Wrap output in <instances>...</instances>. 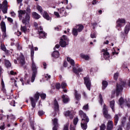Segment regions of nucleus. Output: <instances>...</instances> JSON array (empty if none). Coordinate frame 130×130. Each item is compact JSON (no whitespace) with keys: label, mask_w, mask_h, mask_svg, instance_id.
<instances>
[{"label":"nucleus","mask_w":130,"mask_h":130,"mask_svg":"<svg viewBox=\"0 0 130 130\" xmlns=\"http://www.w3.org/2000/svg\"><path fill=\"white\" fill-rule=\"evenodd\" d=\"M1 47V49L4 51H6V50H7V49L6 48V46H5L4 44H2Z\"/></svg>","instance_id":"obj_46"},{"label":"nucleus","mask_w":130,"mask_h":130,"mask_svg":"<svg viewBox=\"0 0 130 130\" xmlns=\"http://www.w3.org/2000/svg\"><path fill=\"white\" fill-rule=\"evenodd\" d=\"M78 121H79V119L78 118V117L75 118L73 121L74 125H77V124L78 123Z\"/></svg>","instance_id":"obj_41"},{"label":"nucleus","mask_w":130,"mask_h":130,"mask_svg":"<svg viewBox=\"0 0 130 130\" xmlns=\"http://www.w3.org/2000/svg\"><path fill=\"white\" fill-rule=\"evenodd\" d=\"M130 29V23L127 24L124 28V32L126 34H127L128 33V31H129Z\"/></svg>","instance_id":"obj_24"},{"label":"nucleus","mask_w":130,"mask_h":130,"mask_svg":"<svg viewBox=\"0 0 130 130\" xmlns=\"http://www.w3.org/2000/svg\"><path fill=\"white\" fill-rule=\"evenodd\" d=\"M39 96H40V94L38 92H37L35 95V98L37 101L39 99Z\"/></svg>","instance_id":"obj_44"},{"label":"nucleus","mask_w":130,"mask_h":130,"mask_svg":"<svg viewBox=\"0 0 130 130\" xmlns=\"http://www.w3.org/2000/svg\"><path fill=\"white\" fill-rule=\"evenodd\" d=\"M30 101L31 103V106L34 108L35 106H36V103L35 102V100L33 98H30Z\"/></svg>","instance_id":"obj_26"},{"label":"nucleus","mask_w":130,"mask_h":130,"mask_svg":"<svg viewBox=\"0 0 130 130\" xmlns=\"http://www.w3.org/2000/svg\"><path fill=\"white\" fill-rule=\"evenodd\" d=\"M84 84L86 85V87L87 88L88 90L90 91L91 89V81L89 77H84Z\"/></svg>","instance_id":"obj_7"},{"label":"nucleus","mask_w":130,"mask_h":130,"mask_svg":"<svg viewBox=\"0 0 130 130\" xmlns=\"http://www.w3.org/2000/svg\"><path fill=\"white\" fill-rule=\"evenodd\" d=\"M40 29L38 30L39 34L40 35V38H44V37L46 36V34L45 32L42 30V27H41V26H40Z\"/></svg>","instance_id":"obj_12"},{"label":"nucleus","mask_w":130,"mask_h":130,"mask_svg":"<svg viewBox=\"0 0 130 130\" xmlns=\"http://www.w3.org/2000/svg\"><path fill=\"white\" fill-rule=\"evenodd\" d=\"M119 116H121V115H120V114H116L114 117L115 125H116V124H117V122H118V119H119Z\"/></svg>","instance_id":"obj_17"},{"label":"nucleus","mask_w":130,"mask_h":130,"mask_svg":"<svg viewBox=\"0 0 130 130\" xmlns=\"http://www.w3.org/2000/svg\"><path fill=\"white\" fill-rule=\"evenodd\" d=\"M54 14L57 18H60V15H59V14L58 12H54Z\"/></svg>","instance_id":"obj_54"},{"label":"nucleus","mask_w":130,"mask_h":130,"mask_svg":"<svg viewBox=\"0 0 130 130\" xmlns=\"http://www.w3.org/2000/svg\"><path fill=\"white\" fill-rule=\"evenodd\" d=\"M118 76H119V74L118 73H116L114 74V78L115 80H117V79L118 78Z\"/></svg>","instance_id":"obj_52"},{"label":"nucleus","mask_w":130,"mask_h":130,"mask_svg":"<svg viewBox=\"0 0 130 130\" xmlns=\"http://www.w3.org/2000/svg\"><path fill=\"white\" fill-rule=\"evenodd\" d=\"M126 121V118L124 117L122 118L121 124L122 126H124V124H125V122Z\"/></svg>","instance_id":"obj_35"},{"label":"nucleus","mask_w":130,"mask_h":130,"mask_svg":"<svg viewBox=\"0 0 130 130\" xmlns=\"http://www.w3.org/2000/svg\"><path fill=\"white\" fill-rule=\"evenodd\" d=\"M79 114L81 116V117H83L84 115H86V114H85L82 110L79 111Z\"/></svg>","instance_id":"obj_40"},{"label":"nucleus","mask_w":130,"mask_h":130,"mask_svg":"<svg viewBox=\"0 0 130 130\" xmlns=\"http://www.w3.org/2000/svg\"><path fill=\"white\" fill-rule=\"evenodd\" d=\"M21 30L22 31V32H24V33H26V32H28V29H27V27H26V26H21Z\"/></svg>","instance_id":"obj_31"},{"label":"nucleus","mask_w":130,"mask_h":130,"mask_svg":"<svg viewBox=\"0 0 130 130\" xmlns=\"http://www.w3.org/2000/svg\"><path fill=\"white\" fill-rule=\"evenodd\" d=\"M12 17H15L16 16V14L14 12H12L11 13Z\"/></svg>","instance_id":"obj_64"},{"label":"nucleus","mask_w":130,"mask_h":130,"mask_svg":"<svg viewBox=\"0 0 130 130\" xmlns=\"http://www.w3.org/2000/svg\"><path fill=\"white\" fill-rule=\"evenodd\" d=\"M62 99L63 103H67V102H69V97H68V96L63 95L62 96Z\"/></svg>","instance_id":"obj_23"},{"label":"nucleus","mask_w":130,"mask_h":130,"mask_svg":"<svg viewBox=\"0 0 130 130\" xmlns=\"http://www.w3.org/2000/svg\"><path fill=\"white\" fill-rule=\"evenodd\" d=\"M2 90L4 92L6 93V89L5 88V83L4 82V80L2 81Z\"/></svg>","instance_id":"obj_33"},{"label":"nucleus","mask_w":130,"mask_h":130,"mask_svg":"<svg viewBox=\"0 0 130 130\" xmlns=\"http://www.w3.org/2000/svg\"><path fill=\"white\" fill-rule=\"evenodd\" d=\"M88 108H89V106L88 105V104L86 105L83 107V109L84 110H88Z\"/></svg>","instance_id":"obj_50"},{"label":"nucleus","mask_w":130,"mask_h":130,"mask_svg":"<svg viewBox=\"0 0 130 130\" xmlns=\"http://www.w3.org/2000/svg\"><path fill=\"white\" fill-rule=\"evenodd\" d=\"M37 10L39 11V12H40V13H42V7H41V6H39V5H38L37 6Z\"/></svg>","instance_id":"obj_42"},{"label":"nucleus","mask_w":130,"mask_h":130,"mask_svg":"<svg viewBox=\"0 0 130 130\" xmlns=\"http://www.w3.org/2000/svg\"><path fill=\"white\" fill-rule=\"evenodd\" d=\"M32 16H33L34 18H35V19H38L40 18V15H39V14H38L36 12H33L32 13Z\"/></svg>","instance_id":"obj_28"},{"label":"nucleus","mask_w":130,"mask_h":130,"mask_svg":"<svg viewBox=\"0 0 130 130\" xmlns=\"http://www.w3.org/2000/svg\"><path fill=\"white\" fill-rule=\"evenodd\" d=\"M38 113L40 116H41V115H43V114H44V112H43V111H39L38 112Z\"/></svg>","instance_id":"obj_56"},{"label":"nucleus","mask_w":130,"mask_h":130,"mask_svg":"<svg viewBox=\"0 0 130 130\" xmlns=\"http://www.w3.org/2000/svg\"><path fill=\"white\" fill-rule=\"evenodd\" d=\"M64 115L66 116H70V118H73V116H72V115L71 114V112H70V111H67L65 112Z\"/></svg>","instance_id":"obj_32"},{"label":"nucleus","mask_w":130,"mask_h":130,"mask_svg":"<svg viewBox=\"0 0 130 130\" xmlns=\"http://www.w3.org/2000/svg\"><path fill=\"white\" fill-rule=\"evenodd\" d=\"M70 130H76V129L75 128V126H74L73 124H71L70 127Z\"/></svg>","instance_id":"obj_55"},{"label":"nucleus","mask_w":130,"mask_h":130,"mask_svg":"<svg viewBox=\"0 0 130 130\" xmlns=\"http://www.w3.org/2000/svg\"><path fill=\"white\" fill-rule=\"evenodd\" d=\"M103 115L107 119L110 118V116L109 115V114H108V111L107 110V109H106V106L105 105H104Z\"/></svg>","instance_id":"obj_10"},{"label":"nucleus","mask_w":130,"mask_h":130,"mask_svg":"<svg viewBox=\"0 0 130 130\" xmlns=\"http://www.w3.org/2000/svg\"><path fill=\"white\" fill-rule=\"evenodd\" d=\"M31 13V9H30L29 6H27L26 8V10H19L18 11L19 17L20 20L22 19V17L23 16L24 18H23L22 20L23 24H24L25 25H28L29 24V22L30 21V14Z\"/></svg>","instance_id":"obj_1"},{"label":"nucleus","mask_w":130,"mask_h":130,"mask_svg":"<svg viewBox=\"0 0 130 130\" xmlns=\"http://www.w3.org/2000/svg\"><path fill=\"white\" fill-rule=\"evenodd\" d=\"M5 66L6 67V68H7V69H9V68H11V62H10V61L5 59Z\"/></svg>","instance_id":"obj_25"},{"label":"nucleus","mask_w":130,"mask_h":130,"mask_svg":"<svg viewBox=\"0 0 130 130\" xmlns=\"http://www.w3.org/2000/svg\"><path fill=\"white\" fill-rule=\"evenodd\" d=\"M79 31H78V29L77 28H73L72 30V34L74 35V36H78V32Z\"/></svg>","instance_id":"obj_29"},{"label":"nucleus","mask_w":130,"mask_h":130,"mask_svg":"<svg viewBox=\"0 0 130 130\" xmlns=\"http://www.w3.org/2000/svg\"><path fill=\"white\" fill-rule=\"evenodd\" d=\"M31 69L32 71V74H37V68L36 67V65H35L34 61H32V62Z\"/></svg>","instance_id":"obj_14"},{"label":"nucleus","mask_w":130,"mask_h":130,"mask_svg":"<svg viewBox=\"0 0 130 130\" xmlns=\"http://www.w3.org/2000/svg\"><path fill=\"white\" fill-rule=\"evenodd\" d=\"M31 56H34V50L33 49V48L31 49Z\"/></svg>","instance_id":"obj_59"},{"label":"nucleus","mask_w":130,"mask_h":130,"mask_svg":"<svg viewBox=\"0 0 130 130\" xmlns=\"http://www.w3.org/2000/svg\"><path fill=\"white\" fill-rule=\"evenodd\" d=\"M113 127V122L111 120L108 122L107 130H112Z\"/></svg>","instance_id":"obj_13"},{"label":"nucleus","mask_w":130,"mask_h":130,"mask_svg":"<svg viewBox=\"0 0 130 130\" xmlns=\"http://www.w3.org/2000/svg\"><path fill=\"white\" fill-rule=\"evenodd\" d=\"M15 34H16L17 36H19L22 34V32H21V31H17L16 32H15Z\"/></svg>","instance_id":"obj_58"},{"label":"nucleus","mask_w":130,"mask_h":130,"mask_svg":"<svg viewBox=\"0 0 130 130\" xmlns=\"http://www.w3.org/2000/svg\"><path fill=\"white\" fill-rule=\"evenodd\" d=\"M52 56H53V57H55V58L59 57V52L57 51H54L52 54Z\"/></svg>","instance_id":"obj_20"},{"label":"nucleus","mask_w":130,"mask_h":130,"mask_svg":"<svg viewBox=\"0 0 130 130\" xmlns=\"http://www.w3.org/2000/svg\"><path fill=\"white\" fill-rule=\"evenodd\" d=\"M96 4H97V1L96 0H93L92 2V4L94 6V5H96Z\"/></svg>","instance_id":"obj_62"},{"label":"nucleus","mask_w":130,"mask_h":130,"mask_svg":"<svg viewBox=\"0 0 130 130\" xmlns=\"http://www.w3.org/2000/svg\"><path fill=\"white\" fill-rule=\"evenodd\" d=\"M1 10H2L4 14H7L8 11V1H4L3 2V5L0 4V12ZM2 20V17L0 16V20Z\"/></svg>","instance_id":"obj_3"},{"label":"nucleus","mask_w":130,"mask_h":130,"mask_svg":"<svg viewBox=\"0 0 130 130\" xmlns=\"http://www.w3.org/2000/svg\"><path fill=\"white\" fill-rule=\"evenodd\" d=\"M43 16L44 18H45V19H46V20H48V21H49V20H51V18L49 17L48 13H47V12H44Z\"/></svg>","instance_id":"obj_19"},{"label":"nucleus","mask_w":130,"mask_h":130,"mask_svg":"<svg viewBox=\"0 0 130 130\" xmlns=\"http://www.w3.org/2000/svg\"><path fill=\"white\" fill-rule=\"evenodd\" d=\"M114 103H115L114 101H112L110 103V106L111 108H112V110H113V107H114Z\"/></svg>","instance_id":"obj_38"},{"label":"nucleus","mask_w":130,"mask_h":130,"mask_svg":"<svg viewBox=\"0 0 130 130\" xmlns=\"http://www.w3.org/2000/svg\"><path fill=\"white\" fill-rule=\"evenodd\" d=\"M119 103L121 106L124 105V106H125L126 105V106H127L128 107H130V100H129L128 102H126L125 101H123V99L122 98H121L119 100Z\"/></svg>","instance_id":"obj_8"},{"label":"nucleus","mask_w":130,"mask_h":130,"mask_svg":"<svg viewBox=\"0 0 130 130\" xmlns=\"http://www.w3.org/2000/svg\"><path fill=\"white\" fill-rule=\"evenodd\" d=\"M100 103L102 105V102H103V99L102 98V95L100 94Z\"/></svg>","instance_id":"obj_48"},{"label":"nucleus","mask_w":130,"mask_h":130,"mask_svg":"<svg viewBox=\"0 0 130 130\" xmlns=\"http://www.w3.org/2000/svg\"><path fill=\"white\" fill-rule=\"evenodd\" d=\"M69 123L66 124L64 125L63 130H69Z\"/></svg>","instance_id":"obj_45"},{"label":"nucleus","mask_w":130,"mask_h":130,"mask_svg":"<svg viewBox=\"0 0 130 130\" xmlns=\"http://www.w3.org/2000/svg\"><path fill=\"white\" fill-rule=\"evenodd\" d=\"M59 48V45L57 44L55 45V47L54 48V50H55V49Z\"/></svg>","instance_id":"obj_60"},{"label":"nucleus","mask_w":130,"mask_h":130,"mask_svg":"<svg viewBox=\"0 0 130 130\" xmlns=\"http://www.w3.org/2000/svg\"><path fill=\"white\" fill-rule=\"evenodd\" d=\"M121 91H122V85L117 84L116 91L114 90L112 92V97H114V94H115V92H116V95L118 96L120 92H121Z\"/></svg>","instance_id":"obj_6"},{"label":"nucleus","mask_w":130,"mask_h":130,"mask_svg":"<svg viewBox=\"0 0 130 130\" xmlns=\"http://www.w3.org/2000/svg\"><path fill=\"white\" fill-rule=\"evenodd\" d=\"M53 123L55 126H58V124L57 123V119L54 118L52 120Z\"/></svg>","instance_id":"obj_37"},{"label":"nucleus","mask_w":130,"mask_h":130,"mask_svg":"<svg viewBox=\"0 0 130 130\" xmlns=\"http://www.w3.org/2000/svg\"><path fill=\"white\" fill-rule=\"evenodd\" d=\"M17 2L18 4H20V6H22L23 4H22L21 3L23 2V0H17Z\"/></svg>","instance_id":"obj_61"},{"label":"nucleus","mask_w":130,"mask_h":130,"mask_svg":"<svg viewBox=\"0 0 130 130\" xmlns=\"http://www.w3.org/2000/svg\"><path fill=\"white\" fill-rule=\"evenodd\" d=\"M7 19H8V21H9V22H10V23H13V19H12L10 17H8Z\"/></svg>","instance_id":"obj_57"},{"label":"nucleus","mask_w":130,"mask_h":130,"mask_svg":"<svg viewBox=\"0 0 130 130\" xmlns=\"http://www.w3.org/2000/svg\"><path fill=\"white\" fill-rule=\"evenodd\" d=\"M73 72H74L75 74L81 73V72H82V69H81L80 68H79L78 67H74Z\"/></svg>","instance_id":"obj_16"},{"label":"nucleus","mask_w":130,"mask_h":130,"mask_svg":"<svg viewBox=\"0 0 130 130\" xmlns=\"http://www.w3.org/2000/svg\"><path fill=\"white\" fill-rule=\"evenodd\" d=\"M83 117V118H82L81 122V127L83 129H86L87 127V123H88L89 119L86 115H84V117Z\"/></svg>","instance_id":"obj_2"},{"label":"nucleus","mask_w":130,"mask_h":130,"mask_svg":"<svg viewBox=\"0 0 130 130\" xmlns=\"http://www.w3.org/2000/svg\"><path fill=\"white\" fill-rule=\"evenodd\" d=\"M78 28L77 29V31H78V32H81L82 30H83V29H84V26L83 25H78L77 26Z\"/></svg>","instance_id":"obj_34"},{"label":"nucleus","mask_w":130,"mask_h":130,"mask_svg":"<svg viewBox=\"0 0 130 130\" xmlns=\"http://www.w3.org/2000/svg\"><path fill=\"white\" fill-rule=\"evenodd\" d=\"M108 83L107 81H103V89H105L107 87Z\"/></svg>","instance_id":"obj_39"},{"label":"nucleus","mask_w":130,"mask_h":130,"mask_svg":"<svg viewBox=\"0 0 130 130\" xmlns=\"http://www.w3.org/2000/svg\"><path fill=\"white\" fill-rule=\"evenodd\" d=\"M105 128H106V126H105V124H102L101 126H100V129L101 130H105Z\"/></svg>","instance_id":"obj_47"},{"label":"nucleus","mask_w":130,"mask_h":130,"mask_svg":"<svg viewBox=\"0 0 130 130\" xmlns=\"http://www.w3.org/2000/svg\"><path fill=\"white\" fill-rule=\"evenodd\" d=\"M1 29H2V31L3 32H6V23L4 21H2L1 22Z\"/></svg>","instance_id":"obj_22"},{"label":"nucleus","mask_w":130,"mask_h":130,"mask_svg":"<svg viewBox=\"0 0 130 130\" xmlns=\"http://www.w3.org/2000/svg\"><path fill=\"white\" fill-rule=\"evenodd\" d=\"M82 58H84L85 60H89L90 59V57L88 55H85V54H81Z\"/></svg>","instance_id":"obj_30"},{"label":"nucleus","mask_w":130,"mask_h":130,"mask_svg":"<svg viewBox=\"0 0 130 130\" xmlns=\"http://www.w3.org/2000/svg\"><path fill=\"white\" fill-rule=\"evenodd\" d=\"M36 75H37V73H32V77H31V83H33L34 81H35V78H36Z\"/></svg>","instance_id":"obj_36"},{"label":"nucleus","mask_w":130,"mask_h":130,"mask_svg":"<svg viewBox=\"0 0 130 130\" xmlns=\"http://www.w3.org/2000/svg\"><path fill=\"white\" fill-rule=\"evenodd\" d=\"M34 25L37 29L40 30V26H38V24L37 22H35Z\"/></svg>","instance_id":"obj_51"},{"label":"nucleus","mask_w":130,"mask_h":130,"mask_svg":"<svg viewBox=\"0 0 130 130\" xmlns=\"http://www.w3.org/2000/svg\"><path fill=\"white\" fill-rule=\"evenodd\" d=\"M75 96L76 100H81V94H80L78 91L75 90Z\"/></svg>","instance_id":"obj_21"},{"label":"nucleus","mask_w":130,"mask_h":130,"mask_svg":"<svg viewBox=\"0 0 130 130\" xmlns=\"http://www.w3.org/2000/svg\"><path fill=\"white\" fill-rule=\"evenodd\" d=\"M67 83L64 82H62V83L61 84V87L62 89H64V88L67 87Z\"/></svg>","instance_id":"obj_43"},{"label":"nucleus","mask_w":130,"mask_h":130,"mask_svg":"<svg viewBox=\"0 0 130 130\" xmlns=\"http://www.w3.org/2000/svg\"><path fill=\"white\" fill-rule=\"evenodd\" d=\"M40 96L42 99H45V98H46V94L44 93H42L40 94Z\"/></svg>","instance_id":"obj_49"},{"label":"nucleus","mask_w":130,"mask_h":130,"mask_svg":"<svg viewBox=\"0 0 130 130\" xmlns=\"http://www.w3.org/2000/svg\"><path fill=\"white\" fill-rule=\"evenodd\" d=\"M55 87L56 88V89H57L58 90H59V89L60 88V83H56Z\"/></svg>","instance_id":"obj_53"},{"label":"nucleus","mask_w":130,"mask_h":130,"mask_svg":"<svg viewBox=\"0 0 130 130\" xmlns=\"http://www.w3.org/2000/svg\"><path fill=\"white\" fill-rule=\"evenodd\" d=\"M69 41V39L67 38L66 36L63 35L61 38L60 41V45L61 47H66L68 45L67 41Z\"/></svg>","instance_id":"obj_5"},{"label":"nucleus","mask_w":130,"mask_h":130,"mask_svg":"<svg viewBox=\"0 0 130 130\" xmlns=\"http://www.w3.org/2000/svg\"><path fill=\"white\" fill-rule=\"evenodd\" d=\"M17 60L21 66H24V64H25V58H24V55H23V54L20 53L19 56L17 57Z\"/></svg>","instance_id":"obj_9"},{"label":"nucleus","mask_w":130,"mask_h":130,"mask_svg":"<svg viewBox=\"0 0 130 130\" xmlns=\"http://www.w3.org/2000/svg\"><path fill=\"white\" fill-rule=\"evenodd\" d=\"M126 21L124 18H119L116 21V28L118 29V28H121L122 26L125 25Z\"/></svg>","instance_id":"obj_4"},{"label":"nucleus","mask_w":130,"mask_h":130,"mask_svg":"<svg viewBox=\"0 0 130 130\" xmlns=\"http://www.w3.org/2000/svg\"><path fill=\"white\" fill-rule=\"evenodd\" d=\"M58 11L59 12L60 15H61V16H67V12L64 11V8L63 7L60 9H58Z\"/></svg>","instance_id":"obj_15"},{"label":"nucleus","mask_w":130,"mask_h":130,"mask_svg":"<svg viewBox=\"0 0 130 130\" xmlns=\"http://www.w3.org/2000/svg\"><path fill=\"white\" fill-rule=\"evenodd\" d=\"M90 36L91 38H96V36H95V34H91Z\"/></svg>","instance_id":"obj_63"},{"label":"nucleus","mask_w":130,"mask_h":130,"mask_svg":"<svg viewBox=\"0 0 130 130\" xmlns=\"http://www.w3.org/2000/svg\"><path fill=\"white\" fill-rule=\"evenodd\" d=\"M54 109L55 111H58V110H59L58 103H57V101H56V100L54 101Z\"/></svg>","instance_id":"obj_18"},{"label":"nucleus","mask_w":130,"mask_h":130,"mask_svg":"<svg viewBox=\"0 0 130 130\" xmlns=\"http://www.w3.org/2000/svg\"><path fill=\"white\" fill-rule=\"evenodd\" d=\"M67 61L68 62L71 63V66H74L75 65V61H74V60L72 59L71 58L67 57Z\"/></svg>","instance_id":"obj_27"},{"label":"nucleus","mask_w":130,"mask_h":130,"mask_svg":"<svg viewBox=\"0 0 130 130\" xmlns=\"http://www.w3.org/2000/svg\"><path fill=\"white\" fill-rule=\"evenodd\" d=\"M102 52L103 53V55L105 59H108L109 57H110V55L109 53L107 51V49L106 50L103 49Z\"/></svg>","instance_id":"obj_11"}]
</instances>
